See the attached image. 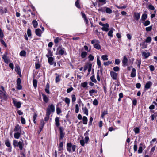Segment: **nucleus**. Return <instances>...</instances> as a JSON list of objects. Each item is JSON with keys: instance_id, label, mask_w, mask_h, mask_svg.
<instances>
[{"instance_id": "33", "label": "nucleus", "mask_w": 157, "mask_h": 157, "mask_svg": "<svg viewBox=\"0 0 157 157\" xmlns=\"http://www.w3.org/2000/svg\"><path fill=\"white\" fill-rule=\"evenodd\" d=\"M142 54L146 58L148 57L150 55V53L149 52H143Z\"/></svg>"}, {"instance_id": "19", "label": "nucleus", "mask_w": 157, "mask_h": 157, "mask_svg": "<svg viewBox=\"0 0 157 157\" xmlns=\"http://www.w3.org/2000/svg\"><path fill=\"white\" fill-rule=\"evenodd\" d=\"M42 96L44 101L46 103H47L49 101V98L47 96L44 94H42Z\"/></svg>"}, {"instance_id": "1", "label": "nucleus", "mask_w": 157, "mask_h": 157, "mask_svg": "<svg viewBox=\"0 0 157 157\" xmlns=\"http://www.w3.org/2000/svg\"><path fill=\"white\" fill-rule=\"evenodd\" d=\"M13 145L14 147H18L20 150H22L24 146V143L23 141H19L15 140L13 141Z\"/></svg>"}, {"instance_id": "56", "label": "nucleus", "mask_w": 157, "mask_h": 157, "mask_svg": "<svg viewBox=\"0 0 157 157\" xmlns=\"http://www.w3.org/2000/svg\"><path fill=\"white\" fill-rule=\"evenodd\" d=\"M134 130L136 134H138L140 132V129L138 127H136L134 128Z\"/></svg>"}, {"instance_id": "29", "label": "nucleus", "mask_w": 157, "mask_h": 157, "mask_svg": "<svg viewBox=\"0 0 157 157\" xmlns=\"http://www.w3.org/2000/svg\"><path fill=\"white\" fill-rule=\"evenodd\" d=\"M82 121L83 124H87L88 122V119L86 116H83L82 118Z\"/></svg>"}, {"instance_id": "52", "label": "nucleus", "mask_w": 157, "mask_h": 157, "mask_svg": "<svg viewBox=\"0 0 157 157\" xmlns=\"http://www.w3.org/2000/svg\"><path fill=\"white\" fill-rule=\"evenodd\" d=\"M90 79L92 82L94 83H96L97 82V81L95 78L94 75H93L92 76L90 77Z\"/></svg>"}, {"instance_id": "45", "label": "nucleus", "mask_w": 157, "mask_h": 157, "mask_svg": "<svg viewBox=\"0 0 157 157\" xmlns=\"http://www.w3.org/2000/svg\"><path fill=\"white\" fill-rule=\"evenodd\" d=\"M91 64V63H89L85 65L83 71L84 72H85L87 69H88L89 67H90Z\"/></svg>"}, {"instance_id": "61", "label": "nucleus", "mask_w": 157, "mask_h": 157, "mask_svg": "<svg viewBox=\"0 0 157 157\" xmlns=\"http://www.w3.org/2000/svg\"><path fill=\"white\" fill-rule=\"evenodd\" d=\"M79 107L78 105V104H76L75 105V112L76 113H78L79 112Z\"/></svg>"}, {"instance_id": "63", "label": "nucleus", "mask_w": 157, "mask_h": 157, "mask_svg": "<svg viewBox=\"0 0 157 157\" xmlns=\"http://www.w3.org/2000/svg\"><path fill=\"white\" fill-rule=\"evenodd\" d=\"M89 60L90 61H92L94 59V57L91 54H90L88 56Z\"/></svg>"}, {"instance_id": "25", "label": "nucleus", "mask_w": 157, "mask_h": 157, "mask_svg": "<svg viewBox=\"0 0 157 157\" xmlns=\"http://www.w3.org/2000/svg\"><path fill=\"white\" fill-rule=\"evenodd\" d=\"M50 86L48 83H47L46 85V88L45 89V92L47 94L50 93L49 91Z\"/></svg>"}, {"instance_id": "21", "label": "nucleus", "mask_w": 157, "mask_h": 157, "mask_svg": "<svg viewBox=\"0 0 157 157\" xmlns=\"http://www.w3.org/2000/svg\"><path fill=\"white\" fill-rule=\"evenodd\" d=\"M59 118L58 117H56L55 119V125L56 127H58L60 125L59 123Z\"/></svg>"}, {"instance_id": "28", "label": "nucleus", "mask_w": 157, "mask_h": 157, "mask_svg": "<svg viewBox=\"0 0 157 157\" xmlns=\"http://www.w3.org/2000/svg\"><path fill=\"white\" fill-rule=\"evenodd\" d=\"M147 14L146 13L143 14L141 16V20L143 21H144L147 18Z\"/></svg>"}, {"instance_id": "43", "label": "nucleus", "mask_w": 157, "mask_h": 157, "mask_svg": "<svg viewBox=\"0 0 157 157\" xmlns=\"http://www.w3.org/2000/svg\"><path fill=\"white\" fill-rule=\"evenodd\" d=\"M37 81L36 79H34L33 81V85L35 88H36L37 86Z\"/></svg>"}, {"instance_id": "34", "label": "nucleus", "mask_w": 157, "mask_h": 157, "mask_svg": "<svg viewBox=\"0 0 157 157\" xmlns=\"http://www.w3.org/2000/svg\"><path fill=\"white\" fill-rule=\"evenodd\" d=\"M53 56V54L52 52L50 50H48V53L46 55V56L47 57H52Z\"/></svg>"}, {"instance_id": "36", "label": "nucleus", "mask_w": 157, "mask_h": 157, "mask_svg": "<svg viewBox=\"0 0 157 157\" xmlns=\"http://www.w3.org/2000/svg\"><path fill=\"white\" fill-rule=\"evenodd\" d=\"M50 114H51L46 112V116L44 119L45 121H47L48 120Z\"/></svg>"}, {"instance_id": "3", "label": "nucleus", "mask_w": 157, "mask_h": 157, "mask_svg": "<svg viewBox=\"0 0 157 157\" xmlns=\"http://www.w3.org/2000/svg\"><path fill=\"white\" fill-rule=\"evenodd\" d=\"M57 54L63 56L64 54L67 55L65 48L62 45L59 46L57 48Z\"/></svg>"}, {"instance_id": "50", "label": "nucleus", "mask_w": 157, "mask_h": 157, "mask_svg": "<svg viewBox=\"0 0 157 157\" xmlns=\"http://www.w3.org/2000/svg\"><path fill=\"white\" fill-rule=\"evenodd\" d=\"M88 83L87 82H85L82 83L81 84V86L83 88H85L87 87Z\"/></svg>"}, {"instance_id": "53", "label": "nucleus", "mask_w": 157, "mask_h": 157, "mask_svg": "<svg viewBox=\"0 0 157 157\" xmlns=\"http://www.w3.org/2000/svg\"><path fill=\"white\" fill-rule=\"evenodd\" d=\"M152 29V25H151L148 27H147L145 28L146 31L147 32H149L151 31Z\"/></svg>"}, {"instance_id": "40", "label": "nucleus", "mask_w": 157, "mask_h": 157, "mask_svg": "<svg viewBox=\"0 0 157 157\" xmlns=\"http://www.w3.org/2000/svg\"><path fill=\"white\" fill-rule=\"evenodd\" d=\"M97 65L98 66V68H101V62L98 57L97 58Z\"/></svg>"}, {"instance_id": "49", "label": "nucleus", "mask_w": 157, "mask_h": 157, "mask_svg": "<svg viewBox=\"0 0 157 157\" xmlns=\"http://www.w3.org/2000/svg\"><path fill=\"white\" fill-rule=\"evenodd\" d=\"M150 24V22L149 20H147L143 22V25L145 26L148 25Z\"/></svg>"}, {"instance_id": "23", "label": "nucleus", "mask_w": 157, "mask_h": 157, "mask_svg": "<svg viewBox=\"0 0 157 157\" xmlns=\"http://www.w3.org/2000/svg\"><path fill=\"white\" fill-rule=\"evenodd\" d=\"M56 75H57L55 78V82L56 83L59 82L60 81V76L59 75H58V74L56 73L55 74Z\"/></svg>"}, {"instance_id": "41", "label": "nucleus", "mask_w": 157, "mask_h": 157, "mask_svg": "<svg viewBox=\"0 0 157 157\" xmlns=\"http://www.w3.org/2000/svg\"><path fill=\"white\" fill-rule=\"evenodd\" d=\"M20 55L21 56L25 57V56L26 55V52L24 50H22L20 52Z\"/></svg>"}, {"instance_id": "57", "label": "nucleus", "mask_w": 157, "mask_h": 157, "mask_svg": "<svg viewBox=\"0 0 157 157\" xmlns=\"http://www.w3.org/2000/svg\"><path fill=\"white\" fill-rule=\"evenodd\" d=\"M112 63V62L111 61H108L107 62H104L103 64L105 66H108V65Z\"/></svg>"}, {"instance_id": "31", "label": "nucleus", "mask_w": 157, "mask_h": 157, "mask_svg": "<svg viewBox=\"0 0 157 157\" xmlns=\"http://www.w3.org/2000/svg\"><path fill=\"white\" fill-rule=\"evenodd\" d=\"M82 109L83 110L84 114H85L86 115H88V110L86 107H85L84 108L83 107H82Z\"/></svg>"}, {"instance_id": "20", "label": "nucleus", "mask_w": 157, "mask_h": 157, "mask_svg": "<svg viewBox=\"0 0 157 157\" xmlns=\"http://www.w3.org/2000/svg\"><path fill=\"white\" fill-rule=\"evenodd\" d=\"M48 63L50 65H52V63L54 62V58L52 57H48Z\"/></svg>"}, {"instance_id": "7", "label": "nucleus", "mask_w": 157, "mask_h": 157, "mask_svg": "<svg viewBox=\"0 0 157 157\" xmlns=\"http://www.w3.org/2000/svg\"><path fill=\"white\" fill-rule=\"evenodd\" d=\"M128 60L127 56L125 55L123 56V60H122V66L124 67L127 66L128 65Z\"/></svg>"}, {"instance_id": "54", "label": "nucleus", "mask_w": 157, "mask_h": 157, "mask_svg": "<svg viewBox=\"0 0 157 157\" xmlns=\"http://www.w3.org/2000/svg\"><path fill=\"white\" fill-rule=\"evenodd\" d=\"M27 34L29 37H30L31 36V29L29 28L27 30Z\"/></svg>"}, {"instance_id": "64", "label": "nucleus", "mask_w": 157, "mask_h": 157, "mask_svg": "<svg viewBox=\"0 0 157 157\" xmlns=\"http://www.w3.org/2000/svg\"><path fill=\"white\" fill-rule=\"evenodd\" d=\"M148 9L151 10H154L155 9L154 7L151 4H150L148 5Z\"/></svg>"}, {"instance_id": "2", "label": "nucleus", "mask_w": 157, "mask_h": 157, "mask_svg": "<svg viewBox=\"0 0 157 157\" xmlns=\"http://www.w3.org/2000/svg\"><path fill=\"white\" fill-rule=\"evenodd\" d=\"M100 43L99 40L96 39H93L91 41V43L93 44L94 48L98 50L101 49V47L100 45Z\"/></svg>"}, {"instance_id": "42", "label": "nucleus", "mask_w": 157, "mask_h": 157, "mask_svg": "<svg viewBox=\"0 0 157 157\" xmlns=\"http://www.w3.org/2000/svg\"><path fill=\"white\" fill-rule=\"evenodd\" d=\"M32 24L34 28H36L38 25V23L36 21L34 20L32 21Z\"/></svg>"}, {"instance_id": "8", "label": "nucleus", "mask_w": 157, "mask_h": 157, "mask_svg": "<svg viewBox=\"0 0 157 157\" xmlns=\"http://www.w3.org/2000/svg\"><path fill=\"white\" fill-rule=\"evenodd\" d=\"M59 129L60 134L59 139L61 140L63 139L65 133L63 132L64 129L62 127H59Z\"/></svg>"}, {"instance_id": "51", "label": "nucleus", "mask_w": 157, "mask_h": 157, "mask_svg": "<svg viewBox=\"0 0 157 157\" xmlns=\"http://www.w3.org/2000/svg\"><path fill=\"white\" fill-rule=\"evenodd\" d=\"M5 12H4V11L3 10V7H0V13H1V14H3L4 13H6V12H7V9L6 8H5Z\"/></svg>"}, {"instance_id": "39", "label": "nucleus", "mask_w": 157, "mask_h": 157, "mask_svg": "<svg viewBox=\"0 0 157 157\" xmlns=\"http://www.w3.org/2000/svg\"><path fill=\"white\" fill-rule=\"evenodd\" d=\"M79 3V0H77L75 2V5L76 6L78 9L81 8V6Z\"/></svg>"}, {"instance_id": "5", "label": "nucleus", "mask_w": 157, "mask_h": 157, "mask_svg": "<svg viewBox=\"0 0 157 157\" xmlns=\"http://www.w3.org/2000/svg\"><path fill=\"white\" fill-rule=\"evenodd\" d=\"M5 144L8 147L6 149V151L9 152H10L12 151V147L11 143L8 139H7L5 141Z\"/></svg>"}, {"instance_id": "24", "label": "nucleus", "mask_w": 157, "mask_h": 157, "mask_svg": "<svg viewBox=\"0 0 157 157\" xmlns=\"http://www.w3.org/2000/svg\"><path fill=\"white\" fill-rule=\"evenodd\" d=\"M21 132H16L14 133V138L17 139H19L21 136Z\"/></svg>"}, {"instance_id": "44", "label": "nucleus", "mask_w": 157, "mask_h": 157, "mask_svg": "<svg viewBox=\"0 0 157 157\" xmlns=\"http://www.w3.org/2000/svg\"><path fill=\"white\" fill-rule=\"evenodd\" d=\"M59 151H61L63 149V142H61L59 144V145L58 147Z\"/></svg>"}, {"instance_id": "16", "label": "nucleus", "mask_w": 157, "mask_h": 157, "mask_svg": "<svg viewBox=\"0 0 157 157\" xmlns=\"http://www.w3.org/2000/svg\"><path fill=\"white\" fill-rule=\"evenodd\" d=\"M140 13L135 12L134 13L133 17L136 21H138L140 18Z\"/></svg>"}, {"instance_id": "60", "label": "nucleus", "mask_w": 157, "mask_h": 157, "mask_svg": "<svg viewBox=\"0 0 157 157\" xmlns=\"http://www.w3.org/2000/svg\"><path fill=\"white\" fill-rule=\"evenodd\" d=\"M21 123L23 124H25V120L24 118L21 117Z\"/></svg>"}, {"instance_id": "26", "label": "nucleus", "mask_w": 157, "mask_h": 157, "mask_svg": "<svg viewBox=\"0 0 157 157\" xmlns=\"http://www.w3.org/2000/svg\"><path fill=\"white\" fill-rule=\"evenodd\" d=\"M143 145V144L142 143H141L140 144V146L139 148V149L138 151V153L139 154H140L143 152V148L142 146Z\"/></svg>"}, {"instance_id": "32", "label": "nucleus", "mask_w": 157, "mask_h": 157, "mask_svg": "<svg viewBox=\"0 0 157 157\" xmlns=\"http://www.w3.org/2000/svg\"><path fill=\"white\" fill-rule=\"evenodd\" d=\"M89 93L90 95V96H92L93 95V94L94 93H95L96 94L97 93V90H95L93 89H92L89 91Z\"/></svg>"}, {"instance_id": "18", "label": "nucleus", "mask_w": 157, "mask_h": 157, "mask_svg": "<svg viewBox=\"0 0 157 157\" xmlns=\"http://www.w3.org/2000/svg\"><path fill=\"white\" fill-rule=\"evenodd\" d=\"M109 24L108 23H106L105 26H103V27L101 28V29L103 31L107 32L109 30Z\"/></svg>"}, {"instance_id": "13", "label": "nucleus", "mask_w": 157, "mask_h": 157, "mask_svg": "<svg viewBox=\"0 0 157 157\" xmlns=\"http://www.w3.org/2000/svg\"><path fill=\"white\" fill-rule=\"evenodd\" d=\"M110 74L111 77L114 80H116L117 78V74L113 71H112L110 72Z\"/></svg>"}, {"instance_id": "30", "label": "nucleus", "mask_w": 157, "mask_h": 157, "mask_svg": "<svg viewBox=\"0 0 157 157\" xmlns=\"http://www.w3.org/2000/svg\"><path fill=\"white\" fill-rule=\"evenodd\" d=\"M37 117V114L36 112H35L33 116V121L35 124H36V120Z\"/></svg>"}, {"instance_id": "46", "label": "nucleus", "mask_w": 157, "mask_h": 157, "mask_svg": "<svg viewBox=\"0 0 157 157\" xmlns=\"http://www.w3.org/2000/svg\"><path fill=\"white\" fill-rule=\"evenodd\" d=\"M145 42L140 44V45L141 46V48L142 49L146 48H147V45L145 44Z\"/></svg>"}, {"instance_id": "37", "label": "nucleus", "mask_w": 157, "mask_h": 157, "mask_svg": "<svg viewBox=\"0 0 157 157\" xmlns=\"http://www.w3.org/2000/svg\"><path fill=\"white\" fill-rule=\"evenodd\" d=\"M64 101L67 104V106H69L70 103V99L67 97H66L65 98V100Z\"/></svg>"}, {"instance_id": "11", "label": "nucleus", "mask_w": 157, "mask_h": 157, "mask_svg": "<svg viewBox=\"0 0 157 157\" xmlns=\"http://www.w3.org/2000/svg\"><path fill=\"white\" fill-rule=\"evenodd\" d=\"M152 83L150 81L147 82L144 86V90H146L149 89L152 85Z\"/></svg>"}, {"instance_id": "15", "label": "nucleus", "mask_w": 157, "mask_h": 157, "mask_svg": "<svg viewBox=\"0 0 157 157\" xmlns=\"http://www.w3.org/2000/svg\"><path fill=\"white\" fill-rule=\"evenodd\" d=\"M81 13L82 14V18L84 19V21L85 22L86 24L88 25V20L87 17L86 16V14L83 13L81 12Z\"/></svg>"}, {"instance_id": "55", "label": "nucleus", "mask_w": 157, "mask_h": 157, "mask_svg": "<svg viewBox=\"0 0 157 157\" xmlns=\"http://www.w3.org/2000/svg\"><path fill=\"white\" fill-rule=\"evenodd\" d=\"M76 100V97L75 95L72 94L71 95V100L72 102L74 103Z\"/></svg>"}, {"instance_id": "12", "label": "nucleus", "mask_w": 157, "mask_h": 157, "mask_svg": "<svg viewBox=\"0 0 157 157\" xmlns=\"http://www.w3.org/2000/svg\"><path fill=\"white\" fill-rule=\"evenodd\" d=\"M21 79L20 78H17V89L18 90H21L22 89V87L21 85Z\"/></svg>"}, {"instance_id": "4", "label": "nucleus", "mask_w": 157, "mask_h": 157, "mask_svg": "<svg viewBox=\"0 0 157 157\" xmlns=\"http://www.w3.org/2000/svg\"><path fill=\"white\" fill-rule=\"evenodd\" d=\"M72 147L73 152H75V150L76 146L75 145H72L71 143H67V149L69 152H71V148Z\"/></svg>"}, {"instance_id": "58", "label": "nucleus", "mask_w": 157, "mask_h": 157, "mask_svg": "<svg viewBox=\"0 0 157 157\" xmlns=\"http://www.w3.org/2000/svg\"><path fill=\"white\" fill-rule=\"evenodd\" d=\"M0 42L1 43L4 45L5 47H7V46L5 41L3 40L2 38H1L0 39Z\"/></svg>"}, {"instance_id": "22", "label": "nucleus", "mask_w": 157, "mask_h": 157, "mask_svg": "<svg viewBox=\"0 0 157 157\" xmlns=\"http://www.w3.org/2000/svg\"><path fill=\"white\" fill-rule=\"evenodd\" d=\"M136 75V70L135 68H133L132 69V71L130 74V76L131 77H134Z\"/></svg>"}, {"instance_id": "6", "label": "nucleus", "mask_w": 157, "mask_h": 157, "mask_svg": "<svg viewBox=\"0 0 157 157\" xmlns=\"http://www.w3.org/2000/svg\"><path fill=\"white\" fill-rule=\"evenodd\" d=\"M54 106L53 104H51L50 105L48 106V107L46 112L51 114V112H54Z\"/></svg>"}, {"instance_id": "59", "label": "nucleus", "mask_w": 157, "mask_h": 157, "mask_svg": "<svg viewBox=\"0 0 157 157\" xmlns=\"http://www.w3.org/2000/svg\"><path fill=\"white\" fill-rule=\"evenodd\" d=\"M108 114V111L107 110L105 111L102 112V114H101V118H103L104 117V116L106 114Z\"/></svg>"}, {"instance_id": "27", "label": "nucleus", "mask_w": 157, "mask_h": 157, "mask_svg": "<svg viewBox=\"0 0 157 157\" xmlns=\"http://www.w3.org/2000/svg\"><path fill=\"white\" fill-rule=\"evenodd\" d=\"M87 53L85 51H83L82 52L80 56L82 58H85L87 56Z\"/></svg>"}, {"instance_id": "62", "label": "nucleus", "mask_w": 157, "mask_h": 157, "mask_svg": "<svg viewBox=\"0 0 157 157\" xmlns=\"http://www.w3.org/2000/svg\"><path fill=\"white\" fill-rule=\"evenodd\" d=\"M98 100L97 99H94L93 101V104L94 105L96 106L98 105Z\"/></svg>"}, {"instance_id": "9", "label": "nucleus", "mask_w": 157, "mask_h": 157, "mask_svg": "<svg viewBox=\"0 0 157 157\" xmlns=\"http://www.w3.org/2000/svg\"><path fill=\"white\" fill-rule=\"evenodd\" d=\"M8 53L6 52L5 54L2 56V58L3 59L4 62L5 63L8 64L9 62V59L7 57Z\"/></svg>"}, {"instance_id": "14", "label": "nucleus", "mask_w": 157, "mask_h": 157, "mask_svg": "<svg viewBox=\"0 0 157 157\" xmlns=\"http://www.w3.org/2000/svg\"><path fill=\"white\" fill-rule=\"evenodd\" d=\"M13 131L16 132H21V126L18 124L16 125Z\"/></svg>"}, {"instance_id": "38", "label": "nucleus", "mask_w": 157, "mask_h": 157, "mask_svg": "<svg viewBox=\"0 0 157 157\" xmlns=\"http://www.w3.org/2000/svg\"><path fill=\"white\" fill-rule=\"evenodd\" d=\"M105 9L106 12L107 13L110 14L112 12V10L110 8L105 7Z\"/></svg>"}, {"instance_id": "17", "label": "nucleus", "mask_w": 157, "mask_h": 157, "mask_svg": "<svg viewBox=\"0 0 157 157\" xmlns=\"http://www.w3.org/2000/svg\"><path fill=\"white\" fill-rule=\"evenodd\" d=\"M42 33L41 30L39 28L35 30V33L39 37L41 36Z\"/></svg>"}, {"instance_id": "10", "label": "nucleus", "mask_w": 157, "mask_h": 157, "mask_svg": "<svg viewBox=\"0 0 157 157\" xmlns=\"http://www.w3.org/2000/svg\"><path fill=\"white\" fill-rule=\"evenodd\" d=\"M12 100L14 105L17 108H20L21 107V103L20 101L17 102L16 99L14 98H13Z\"/></svg>"}, {"instance_id": "47", "label": "nucleus", "mask_w": 157, "mask_h": 157, "mask_svg": "<svg viewBox=\"0 0 157 157\" xmlns=\"http://www.w3.org/2000/svg\"><path fill=\"white\" fill-rule=\"evenodd\" d=\"M151 38L150 37H148L146 39L145 41L144 42H145V43H150L151 41Z\"/></svg>"}, {"instance_id": "48", "label": "nucleus", "mask_w": 157, "mask_h": 157, "mask_svg": "<svg viewBox=\"0 0 157 157\" xmlns=\"http://www.w3.org/2000/svg\"><path fill=\"white\" fill-rule=\"evenodd\" d=\"M101 59L103 61L107 60L108 59V56L106 55H103L101 56Z\"/></svg>"}, {"instance_id": "35", "label": "nucleus", "mask_w": 157, "mask_h": 157, "mask_svg": "<svg viewBox=\"0 0 157 157\" xmlns=\"http://www.w3.org/2000/svg\"><path fill=\"white\" fill-rule=\"evenodd\" d=\"M114 30V29L113 28H112L111 29V30L108 32V36H110V37H112L113 36V31Z\"/></svg>"}]
</instances>
